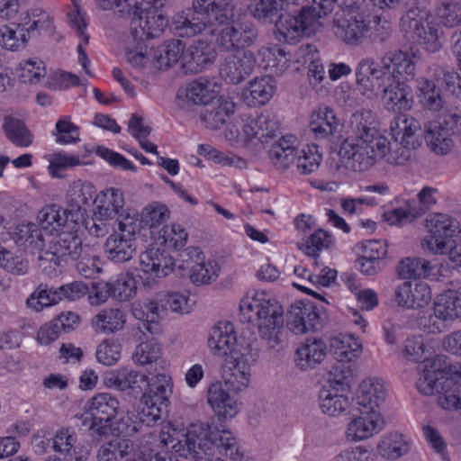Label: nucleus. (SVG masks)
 <instances>
[{"mask_svg": "<svg viewBox=\"0 0 461 461\" xmlns=\"http://www.w3.org/2000/svg\"><path fill=\"white\" fill-rule=\"evenodd\" d=\"M298 156V150L291 143V140L282 137L275 142L269 150V158L276 169L285 171Z\"/></svg>", "mask_w": 461, "mask_h": 461, "instance_id": "nucleus-41", "label": "nucleus"}, {"mask_svg": "<svg viewBox=\"0 0 461 461\" xmlns=\"http://www.w3.org/2000/svg\"><path fill=\"white\" fill-rule=\"evenodd\" d=\"M92 323L97 332L113 334L124 328L126 315L120 309L105 308L93 318Z\"/></svg>", "mask_w": 461, "mask_h": 461, "instance_id": "nucleus-38", "label": "nucleus"}, {"mask_svg": "<svg viewBox=\"0 0 461 461\" xmlns=\"http://www.w3.org/2000/svg\"><path fill=\"white\" fill-rule=\"evenodd\" d=\"M330 349L335 357L341 362L351 361L362 351V345L352 334H339L330 339Z\"/></svg>", "mask_w": 461, "mask_h": 461, "instance_id": "nucleus-40", "label": "nucleus"}, {"mask_svg": "<svg viewBox=\"0 0 461 461\" xmlns=\"http://www.w3.org/2000/svg\"><path fill=\"white\" fill-rule=\"evenodd\" d=\"M136 232H112L104 243L107 258L116 263H123L132 258L136 253Z\"/></svg>", "mask_w": 461, "mask_h": 461, "instance_id": "nucleus-24", "label": "nucleus"}, {"mask_svg": "<svg viewBox=\"0 0 461 461\" xmlns=\"http://www.w3.org/2000/svg\"><path fill=\"white\" fill-rule=\"evenodd\" d=\"M438 391V403L447 411L461 409V384L453 379L440 382Z\"/></svg>", "mask_w": 461, "mask_h": 461, "instance_id": "nucleus-43", "label": "nucleus"}, {"mask_svg": "<svg viewBox=\"0 0 461 461\" xmlns=\"http://www.w3.org/2000/svg\"><path fill=\"white\" fill-rule=\"evenodd\" d=\"M366 8H342V14H336L334 29L336 35L348 45L357 46L363 42L369 31L366 21Z\"/></svg>", "mask_w": 461, "mask_h": 461, "instance_id": "nucleus-14", "label": "nucleus"}, {"mask_svg": "<svg viewBox=\"0 0 461 461\" xmlns=\"http://www.w3.org/2000/svg\"><path fill=\"white\" fill-rule=\"evenodd\" d=\"M221 30L216 42L223 51L245 50L255 45L259 38L258 27L250 21L234 23V19Z\"/></svg>", "mask_w": 461, "mask_h": 461, "instance_id": "nucleus-12", "label": "nucleus"}, {"mask_svg": "<svg viewBox=\"0 0 461 461\" xmlns=\"http://www.w3.org/2000/svg\"><path fill=\"white\" fill-rule=\"evenodd\" d=\"M286 327L295 335L320 330L321 323L317 306L310 301L294 303L286 315Z\"/></svg>", "mask_w": 461, "mask_h": 461, "instance_id": "nucleus-18", "label": "nucleus"}, {"mask_svg": "<svg viewBox=\"0 0 461 461\" xmlns=\"http://www.w3.org/2000/svg\"><path fill=\"white\" fill-rule=\"evenodd\" d=\"M164 0H130L131 8L124 16L131 18V31L137 41L158 37L167 25L161 7Z\"/></svg>", "mask_w": 461, "mask_h": 461, "instance_id": "nucleus-10", "label": "nucleus"}, {"mask_svg": "<svg viewBox=\"0 0 461 461\" xmlns=\"http://www.w3.org/2000/svg\"><path fill=\"white\" fill-rule=\"evenodd\" d=\"M208 403L217 416V420H212L211 423H205L215 431V426L225 429L223 421L232 419L240 411L237 401L222 388L221 384H212L208 390Z\"/></svg>", "mask_w": 461, "mask_h": 461, "instance_id": "nucleus-20", "label": "nucleus"}, {"mask_svg": "<svg viewBox=\"0 0 461 461\" xmlns=\"http://www.w3.org/2000/svg\"><path fill=\"white\" fill-rule=\"evenodd\" d=\"M317 49L314 45H302L297 52L298 57L303 58V62H309L308 76L312 77L316 82L320 83L324 78L325 71L323 65L315 59Z\"/></svg>", "mask_w": 461, "mask_h": 461, "instance_id": "nucleus-59", "label": "nucleus"}, {"mask_svg": "<svg viewBox=\"0 0 461 461\" xmlns=\"http://www.w3.org/2000/svg\"><path fill=\"white\" fill-rule=\"evenodd\" d=\"M436 81L438 80L436 79ZM437 84L438 86L429 80H423L415 86L420 103L424 108L430 111H438L442 108L443 99L440 87L445 86L448 90L446 85L438 84V82Z\"/></svg>", "mask_w": 461, "mask_h": 461, "instance_id": "nucleus-44", "label": "nucleus"}, {"mask_svg": "<svg viewBox=\"0 0 461 461\" xmlns=\"http://www.w3.org/2000/svg\"><path fill=\"white\" fill-rule=\"evenodd\" d=\"M384 74H388V80H403V50L394 49L386 51L381 59Z\"/></svg>", "mask_w": 461, "mask_h": 461, "instance_id": "nucleus-53", "label": "nucleus"}, {"mask_svg": "<svg viewBox=\"0 0 461 461\" xmlns=\"http://www.w3.org/2000/svg\"><path fill=\"white\" fill-rule=\"evenodd\" d=\"M153 240L150 247L140 254L141 270L156 278H163L171 274L179 262V255L185 250L187 232H150Z\"/></svg>", "mask_w": 461, "mask_h": 461, "instance_id": "nucleus-8", "label": "nucleus"}, {"mask_svg": "<svg viewBox=\"0 0 461 461\" xmlns=\"http://www.w3.org/2000/svg\"><path fill=\"white\" fill-rule=\"evenodd\" d=\"M427 230H461L458 220L444 212H431L425 221Z\"/></svg>", "mask_w": 461, "mask_h": 461, "instance_id": "nucleus-61", "label": "nucleus"}, {"mask_svg": "<svg viewBox=\"0 0 461 461\" xmlns=\"http://www.w3.org/2000/svg\"><path fill=\"white\" fill-rule=\"evenodd\" d=\"M306 0H260L253 11L256 19L272 23L279 16L280 10L288 9L292 5L303 4Z\"/></svg>", "mask_w": 461, "mask_h": 461, "instance_id": "nucleus-46", "label": "nucleus"}, {"mask_svg": "<svg viewBox=\"0 0 461 461\" xmlns=\"http://www.w3.org/2000/svg\"><path fill=\"white\" fill-rule=\"evenodd\" d=\"M383 384L376 378L364 380L357 393V402L366 411L353 418L348 424L346 435L351 441H360L379 433L384 426V420L378 411H375L385 399Z\"/></svg>", "mask_w": 461, "mask_h": 461, "instance_id": "nucleus-7", "label": "nucleus"}, {"mask_svg": "<svg viewBox=\"0 0 461 461\" xmlns=\"http://www.w3.org/2000/svg\"><path fill=\"white\" fill-rule=\"evenodd\" d=\"M335 0H306L300 6L297 15L280 14L276 22V38L279 41L295 44L303 35H310L314 31L317 20L330 13Z\"/></svg>", "mask_w": 461, "mask_h": 461, "instance_id": "nucleus-9", "label": "nucleus"}, {"mask_svg": "<svg viewBox=\"0 0 461 461\" xmlns=\"http://www.w3.org/2000/svg\"><path fill=\"white\" fill-rule=\"evenodd\" d=\"M384 89V102L387 111L395 114H402L403 107V80H390Z\"/></svg>", "mask_w": 461, "mask_h": 461, "instance_id": "nucleus-56", "label": "nucleus"}, {"mask_svg": "<svg viewBox=\"0 0 461 461\" xmlns=\"http://www.w3.org/2000/svg\"><path fill=\"white\" fill-rule=\"evenodd\" d=\"M408 287L405 308L419 309L428 305L431 300V291L427 283L421 280L405 283Z\"/></svg>", "mask_w": 461, "mask_h": 461, "instance_id": "nucleus-47", "label": "nucleus"}, {"mask_svg": "<svg viewBox=\"0 0 461 461\" xmlns=\"http://www.w3.org/2000/svg\"><path fill=\"white\" fill-rule=\"evenodd\" d=\"M449 136V133L438 128V125L434 123L430 124V126L425 130L424 137L427 145L432 152L437 155L444 156L447 154L454 146V141Z\"/></svg>", "mask_w": 461, "mask_h": 461, "instance_id": "nucleus-48", "label": "nucleus"}, {"mask_svg": "<svg viewBox=\"0 0 461 461\" xmlns=\"http://www.w3.org/2000/svg\"><path fill=\"white\" fill-rule=\"evenodd\" d=\"M439 23L447 28L461 25V5L456 2H445L437 9Z\"/></svg>", "mask_w": 461, "mask_h": 461, "instance_id": "nucleus-62", "label": "nucleus"}, {"mask_svg": "<svg viewBox=\"0 0 461 461\" xmlns=\"http://www.w3.org/2000/svg\"><path fill=\"white\" fill-rule=\"evenodd\" d=\"M29 40L30 37L23 24L14 23L0 29V44L7 50H17L24 47Z\"/></svg>", "mask_w": 461, "mask_h": 461, "instance_id": "nucleus-52", "label": "nucleus"}, {"mask_svg": "<svg viewBox=\"0 0 461 461\" xmlns=\"http://www.w3.org/2000/svg\"><path fill=\"white\" fill-rule=\"evenodd\" d=\"M77 232H7L15 245L23 251L43 252L39 258L59 267L68 257L77 261L76 269L85 278H94L103 269L100 259L91 254L89 246H83Z\"/></svg>", "mask_w": 461, "mask_h": 461, "instance_id": "nucleus-1", "label": "nucleus"}, {"mask_svg": "<svg viewBox=\"0 0 461 461\" xmlns=\"http://www.w3.org/2000/svg\"><path fill=\"white\" fill-rule=\"evenodd\" d=\"M161 347L156 340H147L139 344L133 353L136 363L145 366L160 357Z\"/></svg>", "mask_w": 461, "mask_h": 461, "instance_id": "nucleus-63", "label": "nucleus"}, {"mask_svg": "<svg viewBox=\"0 0 461 461\" xmlns=\"http://www.w3.org/2000/svg\"><path fill=\"white\" fill-rule=\"evenodd\" d=\"M217 96L213 86L208 79L199 77L190 82L177 92V104L183 110H189L191 105L203 107Z\"/></svg>", "mask_w": 461, "mask_h": 461, "instance_id": "nucleus-22", "label": "nucleus"}, {"mask_svg": "<svg viewBox=\"0 0 461 461\" xmlns=\"http://www.w3.org/2000/svg\"><path fill=\"white\" fill-rule=\"evenodd\" d=\"M235 104L222 96H216L200 112V118L211 130H217L234 113Z\"/></svg>", "mask_w": 461, "mask_h": 461, "instance_id": "nucleus-30", "label": "nucleus"}, {"mask_svg": "<svg viewBox=\"0 0 461 461\" xmlns=\"http://www.w3.org/2000/svg\"><path fill=\"white\" fill-rule=\"evenodd\" d=\"M339 391L323 388L319 393L320 408L329 416H338L349 406V398Z\"/></svg>", "mask_w": 461, "mask_h": 461, "instance_id": "nucleus-42", "label": "nucleus"}, {"mask_svg": "<svg viewBox=\"0 0 461 461\" xmlns=\"http://www.w3.org/2000/svg\"><path fill=\"white\" fill-rule=\"evenodd\" d=\"M96 461H149L152 459V449L147 446L134 444L131 439L117 438L103 443L95 453Z\"/></svg>", "mask_w": 461, "mask_h": 461, "instance_id": "nucleus-17", "label": "nucleus"}, {"mask_svg": "<svg viewBox=\"0 0 461 461\" xmlns=\"http://www.w3.org/2000/svg\"><path fill=\"white\" fill-rule=\"evenodd\" d=\"M257 66L251 50L238 51L226 57L220 66L221 77L229 84L238 85L249 77Z\"/></svg>", "mask_w": 461, "mask_h": 461, "instance_id": "nucleus-19", "label": "nucleus"}, {"mask_svg": "<svg viewBox=\"0 0 461 461\" xmlns=\"http://www.w3.org/2000/svg\"><path fill=\"white\" fill-rule=\"evenodd\" d=\"M384 76L381 65L373 58L362 59L356 70L357 85L363 86L365 90L371 92L380 87V80Z\"/></svg>", "mask_w": 461, "mask_h": 461, "instance_id": "nucleus-35", "label": "nucleus"}, {"mask_svg": "<svg viewBox=\"0 0 461 461\" xmlns=\"http://www.w3.org/2000/svg\"><path fill=\"white\" fill-rule=\"evenodd\" d=\"M402 447L403 436L400 433H391L379 442L377 450L382 457L394 460L402 456Z\"/></svg>", "mask_w": 461, "mask_h": 461, "instance_id": "nucleus-60", "label": "nucleus"}, {"mask_svg": "<svg viewBox=\"0 0 461 461\" xmlns=\"http://www.w3.org/2000/svg\"><path fill=\"white\" fill-rule=\"evenodd\" d=\"M276 81L271 76L255 77L243 91V97L250 106L264 105L274 96Z\"/></svg>", "mask_w": 461, "mask_h": 461, "instance_id": "nucleus-32", "label": "nucleus"}, {"mask_svg": "<svg viewBox=\"0 0 461 461\" xmlns=\"http://www.w3.org/2000/svg\"><path fill=\"white\" fill-rule=\"evenodd\" d=\"M87 406L95 417L113 420L117 414L119 402L111 393H102L91 398Z\"/></svg>", "mask_w": 461, "mask_h": 461, "instance_id": "nucleus-49", "label": "nucleus"}, {"mask_svg": "<svg viewBox=\"0 0 461 461\" xmlns=\"http://www.w3.org/2000/svg\"><path fill=\"white\" fill-rule=\"evenodd\" d=\"M216 59L214 49L204 41L192 44L183 56V68L185 73L196 74L212 65Z\"/></svg>", "mask_w": 461, "mask_h": 461, "instance_id": "nucleus-26", "label": "nucleus"}, {"mask_svg": "<svg viewBox=\"0 0 461 461\" xmlns=\"http://www.w3.org/2000/svg\"><path fill=\"white\" fill-rule=\"evenodd\" d=\"M3 130L6 138L17 147H29L33 141V134L22 120L6 117Z\"/></svg>", "mask_w": 461, "mask_h": 461, "instance_id": "nucleus-45", "label": "nucleus"}, {"mask_svg": "<svg viewBox=\"0 0 461 461\" xmlns=\"http://www.w3.org/2000/svg\"><path fill=\"white\" fill-rule=\"evenodd\" d=\"M422 374L417 381V389L425 395H433L440 382L453 379L456 366L445 355H436L422 361Z\"/></svg>", "mask_w": 461, "mask_h": 461, "instance_id": "nucleus-13", "label": "nucleus"}, {"mask_svg": "<svg viewBox=\"0 0 461 461\" xmlns=\"http://www.w3.org/2000/svg\"><path fill=\"white\" fill-rule=\"evenodd\" d=\"M39 226L43 230H58L59 228L68 226L71 229V216L68 210H61L56 203L44 206L37 215Z\"/></svg>", "mask_w": 461, "mask_h": 461, "instance_id": "nucleus-39", "label": "nucleus"}, {"mask_svg": "<svg viewBox=\"0 0 461 461\" xmlns=\"http://www.w3.org/2000/svg\"><path fill=\"white\" fill-rule=\"evenodd\" d=\"M158 397L159 395L149 392L143 393L134 415V423L152 427L161 420L162 413L167 411L169 400L162 402Z\"/></svg>", "mask_w": 461, "mask_h": 461, "instance_id": "nucleus-25", "label": "nucleus"}, {"mask_svg": "<svg viewBox=\"0 0 461 461\" xmlns=\"http://www.w3.org/2000/svg\"><path fill=\"white\" fill-rule=\"evenodd\" d=\"M326 353L327 346L322 339H307L297 348L294 362L303 371L313 369L323 361Z\"/></svg>", "mask_w": 461, "mask_h": 461, "instance_id": "nucleus-31", "label": "nucleus"}, {"mask_svg": "<svg viewBox=\"0 0 461 461\" xmlns=\"http://www.w3.org/2000/svg\"><path fill=\"white\" fill-rule=\"evenodd\" d=\"M240 309L241 321L256 322L260 338L269 348H275L281 343L284 309L276 299L265 292H257L252 297L243 299Z\"/></svg>", "mask_w": 461, "mask_h": 461, "instance_id": "nucleus-5", "label": "nucleus"}, {"mask_svg": "<svg viewBox=\"0 0 461 461\" xmlns=\"http://www.w3.org/2000/svg\"><path fill=\"white\" fill-rule=\"evenodd\" d=\"M384 76L381 65L373 58L362 59L356 70L357 85L363 86L365 90L371 92L380 87V80Z\"/></svg>", "mask_w": 461, "mask_h": 461, "instance_id": "nucleus-36", "label": "nucleus"}, {"mask_svg": "<svg viewBox=\"0 0 461 461\" xmlns=\"http://www.w3.org/2000/svg\"><path fill=\"white\" fill-rule=\"evenodd\" d=\"M309 129L316 140L333 142L340 136L341 125L333 109L324 106L312 113Z\"/></svg>", "mask_w": 461, "mask_h": 461, "instance_id": "nucleus-23", "label": "nucleus"}, {"mask_svg": "<svg viewBox=\"0 0 461 461\" xmlns=\"http://www.w3.org/2000/svg\"><path fill=\"white\" fill-rule=\"evenodd\" d=\"M188 456L194 461H212L215 449L234 461H249L240 455L236 438L228 429L215 426V431L203 422L193 423L185 433Z\"/></svg>", "mask_w": 461, "mask_h": 461, "instance_id": "nucleus-4", "label": "nucleus"}, {"mask_svg": "<svg viewBox=\"0 0 461 461\" xmlns=\"http://www.w3.org/2000/svg\"><path fill=\"white\" fill-rule=\"evenodd\" d=\"M109 382L120 391L131 390L132 394L137 397L146 386L147 376L136 370L121 367L112 374Z\"/></svg>", "mask_w": 461, "mask_h": 461, "instance_id": "nucleus-34", "label": "nucleus"}, {"mask_svg": "<svg viewBox=\"0 0 461 461\" xmlns=\"http://www.w3.org/2000/svg\"><path fill=\"white\" fill-rule=\"evenodd\" d=\"M279 128L277 116L272 112L265 111L257 118L249 120L243 126V132L247 139H257L264 143L268 139L275 138Z\"/></svg>", "mask_w": 461, "mask_h": 461, "instance_id": "nucleus-27", "label": "nucleus"}, {"mask_svg": "<svg viewBox=\"0 0 461 461\" xmlns=\"http://www.w3.org/2000/svg\"><path fill=\"white\" fill-rule=\"evenodd\" d=\"M265 59H267V66L276 69V74H283L290 67V57L278 45L268 48H262L259 50Z\"/></svg>", "mask_w": 461, "mask_h": 461, "instance_id": "nucleus-58", "label": "nucleus"}, {"mask_svg": "<svg viewBox=\"0 0 461 461\" xmlns=\"http://www.w3.org/2000/svg\"><path fill=\"white\" fill-rule=\"evenodd\" d=\"M185 44L177 39L166 41L154 51V64L158 69H167L181 61L185 55Z\"/></svg>", "mask_w": 461, "mask_h": 461, "instance_id": "nucleus-33", "label": "nucleus"}, {"mask_svg": "<svg viewBox=\"0 0 461 461\" xmlns=\"http://www.w3.org/2000/svg\"><path fill=\"white\" fill-rule=\"evenodd\" d=\"M52 449L67 457V461H87L91 456V447L87 443H78L77 436L69 428H60L52 437Z\"/></svg>", "mask_w": 461, "mask_h": 461, "instance_id": "nucleus-21", "label": "nucleus"}, {"mask_svg": "<svg viewBox=\"0 0 461 461\" xmlns=\"http://www.w3.org/2000/svg\"><path fill=\"white\" fill-rule=\"evenodd\" d=\"M208 346L213 354L226 356L229 364L232 365V376L239 386H247L249 382L250 366L258 357V351L253 349L250 344L246 346L237 343V337L231 325H226L224 330L221 327L211 330Z\"/></svg>", "mask_w": 461, "mask_h": 461, "instance_id": "nucleus-6", "label": "nucleus"}, {"mask_svg": "<svg viewBox=\"0 0 461 461\" xmlns=\"http://www.w3.org/2000/svg\"><path fill=\"white\" fill-rule=\"evenodd\" d=\"M402 114H396L390 123L392 141H387L374 127L360 122L355 135L346 138L340 144L339 155L347 168L353 171H365L377 160L383 158L387 149L392 151L391 163H403V128L401 127Z\"/></svg>", "mask_w": 461, "mask_h": 461, "instance_id": "nucleus-2", "label": "nucleus"}, {"mask_svg": "<svg viewBox=\"0 0 461 461\" xmlns=\"http://www.w3.org/2000/svg\"><path fill=\"white\" fill-rule=\"evenodd\" d=\"M236 11V0H193L190 9L174 17L171 30L176 36L193 37L207 26L230 23Z\"/></svg>", "mask_w": 461, "mask_h": 461, "instance_id": "nucleus-3", "label": "nucleus"}, {"mask_svg": "<svg viewBox=\"0 0 461 461\" xmlns=\"http://www.w3.org/2000/svg\"><path fill=\"white\" fill-rule=\"evenodd\" d=\"M61 301L59 287L49 286L46 284H40L36 290L28 297L27 305L39 312L43 307L51 306Z\"/></svg>", "mask_w": 461, "mask_h": 461, "instance_id": "nucleus-50", "label": "nucleus"}, {"mask_svg": "<svg viewBox=\"0 0 461 461\" xmlns=\"http://www.w3.org/2000/svg\"><path fill=\"white\" fill-rule=\"evenodd\" d=\"M435 316L444 321H452L461 316V294L448 290L439 294L434 303Z\"/></svg>", "mask_w": 461, "mask_h": 461, "instance_id": "nucleus-37", "label": "nucleus"}, {"mask_svg": "<svg viewBox=\"0 0 461 461\" xmlns=\"http://www.w3.org/2000/svg\"><path fill=\"white\" fill-rule=\"evenodd\" d=\"M334 237L331 232H312L311 235L299 245V249L306 255L317 258L319 253L330 248L334 243Z\"/></svg>", "mask_w": 461, "mask_h": 461, "instance_id": "nucleus-55", "label": "nucleus"}, {"mask_svg": "<svg viewBox=\"0 0 461 461\" xmlns=\"http://www.w3.org/2000/svg\"><path fill=\"white\" fill-rule=\"evenodd\" d=\"M95 194V186L89 182H74L69 190V213L71 216V230H77L76 228L78 221H83L84 212L82 206L88 205Z\"/></svg>", "mask_w": 461, "mask_h": 461, "instance_id": "nucleus-28", "label": "nucleus"}, {"mask_svg": "<svg viewBox=\"0 0 461 461\" xmlns=\"http://www.w3.org/2000/svg\"><path fill=\"white\" fill-rule=\"evenodd\" d=\"M322 159L321 155L317 150V146H307L306 149L298 150V156L296 158L297 168L302 175H310L315 172L321 164Z\"/></svg>", "mask_w": 461, "mask_h": 461, "instance_id": "nucleus-57", "label": "nucleus"}, {"mask_svg": "<svg viewBox=\"0 0 461 461\" xmlns=\"http://www.w3.org/2000/svg\"><path fill=\"white\" fill-rule=\"evenodd\" d=\"M384 74H388V80H403V50L394 49L386 51L381 59Z\"/></svg>", "mask_w": 461, "mask_h": 461, "instance_id": "nucleus-54", "label": "nucleus"}, {"mask_svg": "<svg viewBox=\"0 0 461 461\" xmlns=\"http://www.w3.org/2000/svg\"><path fill=\"white\" fill-rule=\"evenodd\" d=\"M422 249L434 255L447 254L452 262L461 267V244L447 232H430L421 242Z\"/></svg>", "mask_w": 461, "mask_h": 461, "instance_id": "nucleus-29", "label": "nucleus"}, {"mask_svg": "<svg viewBox=\"0 0 461 461\" xmlns=\"http://www.w3.org/2000/svg\"><path fill=\"white\" fill-rule=\"evenodd\" d=\"M169 216L170 211L167 205L153 202L143 208L140 219V227L158 228L169 219Z\"/></svg>", "mask_w": 461, "mask_h": 461, "instance_id": "nucleus-51", "label": "nucleus"}, {"mask_svg": "<svg viewBox=\"0 0 461 461\" xmlns=\"http://www.w3.org/2000/svg\"><path fill=\"white\" fill-rule=\"evenodd\" d=\"M93 296L95 303H105L108 298L118 302L131 300L137 292V283L132 275L120 273L112 276L108 281H98L92 283Z\"/></svg>", "mask_w": 461, "mask_h": 461, "instance_id": "nucleus-16", "label": "nucleus"}, {"mask_svg": "<svg viewBox=\"0 0 461 461\" xmlns=\"http://www.w3.org/2000/svg\"><path fill=\"white\" fill-rule=\"evenodd\" d=\"M204 256L197 246L189 245L179 255V269L190 268V280L196 285H206L215 280L220 267L215 260L204 262Z\"/></svg>", "mask_w": 461, "mask_h": 461, "instance_id": "nucleus-15", "label": "nucleus"}, {"mask_svg": "<svg viewBox=\"0 0 461 461\" xmlns=\"http://www.w3.org/2000/svg\"><path fill=\"white\" fill-rule=\"evenodd\" d=\"M329 381L330 389L340 391L341 393L348 392L354 381L352 370L348 366L339 364L334 367Z\"/></svg>", "mask_w": 461, "mask_h": 461, "instance_id": "nucleus-64", "label": "nucleus"}, {"mask_svg": "<svg viewBox=\"0 0 461 461\" xmlns=\"http://www.w3.org/2000/svg\"><path fill=\"white\" fill-rule=\"evenodd\" d=\"M432 16L426 9L411 8L405 13V38L417 41L420 45L430 52L437 51L438 42V29L432 25Z\"/></svg>", "mask_w": 461, "mask_h": 461, "instance_id": "nucleus-11", "label": "nucleus"}]
</instances>
